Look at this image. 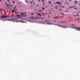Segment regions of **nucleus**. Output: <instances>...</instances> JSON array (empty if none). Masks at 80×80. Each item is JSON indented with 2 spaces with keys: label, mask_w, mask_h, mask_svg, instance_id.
<instances>
[{
  "label": "nucleus",
  "mask_w": 80,
  "mask_h": 80,
  "mask_svg": "<svg viewBox=\"0 0 80 80\" xmlns=\"http://www.w3.org/2000/svg\"><path fill=\"white\" fill-rule=\"evenodd\" d=\"M15 17V16L5 15L1 16H0V18H8V17Z\"/></svg>",
  "instance_id": "f257e3e1"
},
{
  "label": "nucleus",
  "mask_w": 80,
  "mask_h": 80,
  "mask_svg": "<svg viewBox=\"0 0 80 80\" xmlns=\"http://www.w3.org/2000/svg\"><path fill=\"white\" fill-rule=\"evenodd\" d=\"M58 3V4H60V5H62V3L60 2H54V4H57Z\"/></svg>",
  "instance_id": "f03ea898"
},
{
  "label": "nucleus",
  "mask_w": 80,
  "mask_h": 80,
  "mask_svg": "<svg viewBox=\"0 0 80 80\" xmlns=\"http://www.w3.org/2000/svg\"><path fill=\"white\" fill-rule=\"evenodd\" d=\"M76 28V30H79V31H80V28Z\"/></svg>",
  "instance_id": "7ed1b4c3"
},
{
  "label": "nucleus",
  "mask_w": 80,
  "mask_h": 80,
  "mask_svg": "<svg viewBox=\"0 0 80 80\" xmlns=\"http://www.w3.org/2000/svg\"><path fill=\"white\" fill-rule=\"evenodd\" d=\"M23 12H21L20 13L21 15H22V16H23V17H25V16H26V14H23Z\"/></svg>",
  "instance_id": "20e7f679"
},
{
  "label": "nucleus",
  "mask_w": 80,
  "mask_h": 80,
  "mask_svg": "<svg viewBox=\"0 0 80 80\" xmlns=\"http://www.w3.org/2000/svg\"><path fill=\"white\" fill-rule=\"evenodd\" d=\"M31 18H32V19H34V20H36V19H37V18H34V17H32Z\"/></svg>",
  "instance_id": "39448f33"
},
{
  "label": "nucleus",
  "mask_w": 80,
  "mask_h": 80,
  "mask_svg": "<svg viewBox=\"0 0 80 80\" xmlns=\"http://www.w3.org/2000/svg\"><path fill=\"white\" fill-rule=\"evenodd\" d=\"M38 16H42L41 13L38 14Z\"/></svg>",
  "instance_id": "423d86ee"
},
{
  "label": "nucleus",
  "mask_w": 80,
  "mask_h": 80,
  "mask_svg": "<svg viewBox=\"0 0 80 80\" xmlns=\"http://www.w3.org/2000/svg\"><path fill=\"white\" fill-rule=\"evenodd\" d=\"M54 18L55 19H60V18Z\"/></svg>",
  "instance_id": "0eeeda50"
},
{
  "label": "nucleus",
  "mask_w": 80,
  "mask_h": 80,
  "mask_svg": "<svg viewBox=\"0 0 80 80\" xmlns=\"http://www.w3.org/2000/svg\"><path fill=\"white\" fill-rule=\"evenodd\" d=\"M13 19H8L7 20L8 21H12V20Z\"/></svg>",
  "instance_id": "6e6552de"
},
{
  "label": "nucleus",
  "mask_w": 80,
  "mask_h": 80,
  "mask_svg": "<svg viewBox=\"0 0 80 80\" xmlns=\"http://www.w3.org/2000/svg\"><path fill=\"white\" fill-rule=\"evenodd\" d=\"M20 16H21V15H18L16 16V17H20Z\"/></svg>",
  "instance_id": "1a4fd4ad"
},
{
  "label": "nucleus",
  "mask_w": 80,
  "mask_h": 80,
  "mask_svg": "<svg viewBox=\"0 0 80 80\" xmlns=\"http://www.w3.org/2000/svg\"><path fill=\"white\" fill-rule=\"evenodd\" d=\"M11 11L12 12H15V10H11Z\"/></svg>",
  "instance_id": "9d476101"
},
{
  "label": "nucleus",
  "mask_w": 80,
  "mask_h": 80,
  "mask_svg": "<svg viewBox=\"0 0 80 80\" xmlns=\"http://www.w3.org/2000/svg\"><path fill=\"white\" fill-rule=\"evenodd\" d=\"M38 12H42V10H39V11H38Z\"/></svg>",
  "instance_id": "9b49d317"
},
{
  "label": "nucleus",
  "mask_w": 80,
  "mask_h": 80,
  "mask_svg": "<svg viewBox=\"0 0 80 80\" xmlns=\"http://www.w3.org/2000/svg\"><path fill=\"white\" fill-rule=\"evenodd\" d=\"M61 15H63V16H65V15L64 14L61 13Z\"/></svg>",
  "instance_id": "f8f14e48"
},
{
  "label": "nucleus",
  "mask_w": 80,
  "mask_h": 80,
  "mask_svg": "<svg viewBox=\"0 0 80 80\" xmlns=\"http://www.w3.org/2000/svg\"><path fill=\"white\" fill-rule=\"evenodd\" d=\"M61 27H62V28H65V27L64 26H62Z\"/></svg>",
  "instance_id": "ddd939ff"
},
{
  "label": "nucleus",
  "mask_w": 80,
  "mask_h": 80,
  "mask_svg": "<svg viewBox=\"0 0 80 80\" xmlns=\"http://www.w3.org/2000/svg\"><path fill=\"white\" fill-rule=\"evenodd\" d=\"M49 3H52V2H50V1H49Z\"/></svg>",
  "instance_id": "4468645a"
},
{
  "label": "nucleus",
  "mask_w": 80,
  "mask_h": 80,
  "mask_svg": "<svg viewBox=\"0 0 80 80\" xmlns=\"http://www.w3.org/2000/svg\"><path fill=\"white\" fill-rule=\"evenodd\" d=\"M45 22H48V21H45Z\"/></svg>",
  "instance_id": "2eb2a0df"
},
{
  "label": "nucleus",
  "mask_w": 80,
  "mask_h": 80,
  "mask_svg": "<svg viewBox=\"0 0 80 80\" xmlns=\"http://www.w3.org/2000/svg\"><path fill=\"white\" fill-rule=\"evenodd\" d=\"M9 7H12V5H9Z\"/></svg>",
  "instance_id": "dca6fc26"
},
{
  "label": "nucleus",
  "mask_w": 80,
  "mask_h": 80,
  "mask_svg": "<svg viewBox=\"0 0 80 80\" xmlns=\"http://www.w3.org/2000/svg\"><path fill=\"white\" fill-rule=\"evenodd\" d=\"M5 5H8V4H7V3H5Z\"/></svg>",
  "instance_id": "f3484780"
},
{
  "label": "nucleus",
  "mask_w": 80,
  "mask_h": 80,
  "mask_svg": "<svg viewBox=\"0 0 80 80\" xmlns=\"http://www.w3.org/2000/svg\"><path fill=\"white\" fill-rule=\"evenodd\" d=\"M30 3H31V4H32V3H33V2H30Z\"/></svg>",
  "instance_id": "a211bd4d"
},
{
  "label": "nucleus",
  "mask_w": 80,
  "mask_h": 80,
  "mask_svg": "<svg viewBox=\"0 0 80 80\" xmlns=\"http://www.w3.org/2000/svg\"><path fill=\"white\" fill-rule=\"evenodd\" d=\"M8 8H9V9H12L11 8H9V7H8Z\"/></svg>",
  "instance_id": "6ab92c4d"
},
{
  "label": "nucleus",
  "mask_w": 80,
  "mask_h": 80,
  "mask_svg": "<svg viewBox=\"0 0 80 80\" xmlns=\"http://www.w3.org/2000/svg\"><path fill=\"white\" fill-rule=\"evenodd\" d=\"M33 5H36V4L35 3H33Z\"/></svg>",
  "instance_id": "aec40b11"
},
{
  "label": "nucleus",
  "mask_w": 80,
  "mask_h": 80,
  "mask_svg": "<svg viewBox=\"0 0 80 80\" xmlns=\"http://www.w3.org/2000/svg\"><path fill=\"white\" fill-rule=\"evenodd\" d=\"M74 2H75V3H77V2H78V1H75Z\"/></svg>",
  "instance_id": "412c9836"
},
{
  "label": "nucleus",
  "mask_w": 80,
  "mask_h": 80,
  "mask_svg": "<svg viewBox=\"0 0 80 80\" xmlns=\"http://www.w3.org/2000/svg\"><path fill=\"white\" fill-rule=\"evenodd\" d=\"M40 19H41V20H43V18H40Z\"/></svg>",
  "instance_id": "4be33fe9"
},
{
  "label": "nucleus",
  "mask_w": 80,
  "mask_h": 80,
  "mask_svg": "<svg viewBox=\"0 0 80 80\" xmlns=\"http://www.w3.org/2000/svg\"><path fill=\"white\" fill-rule=\"evenodd\" d=\"M73 16H74V17H76L77 16V15H73Z\"/></svg>",
  "instance_id": "5701e85b"
},
{
  "label": "nucleus",
  "mask_w": 80,
  "mask_h": 80,
  "mask_svg": "<svg viewBox=\"0 0 80 80\" xmlns=\"http://www.w3.org/2000/svg\"><path fill=\"white\" fill-rule=\"evenodd\" d=\"M72 26H75L74 24H72Z\"/></svg>",
  "instance_id": "b1692460"
},
{
  "label": "nucleus",
  "mask_w": 80,
  "mask_h": 80,
  "mask_svg": "<svg viewBox=\"0 0 80 80\" xmlns=\"http://www.w3.org/2000/svg\"><path fill=\"white\" fill-rule=\"evenodd\" d=\"M17 9H16L15 10H14V11H17Z\"/></svg>",
  "instance_id": "393cba45"
},
{
  "label": "nucleus",
  "mask_w": 80,
  "mask_h": 80,
  "mask_svg": "<svg viewBox=\"0 0 80 80\" xmlns=\"http://www.w3.org/2000/svg\"><path fill=\"white\" fill-rule=\"evenodd\" d=\"M26 3H28V1H26Z\"/></svg>",
  "instance_id": "a878e982"
},
{
  "label": "nucleus",
  "mask_w": 80,
  "mask_h": 80,
  "mask_svg": "<svg viewBox=\"0 0 80 80\" xmlns=\"http://www.w3.org/2000/svg\"><path fill=\"white\" fill-rule=\"evenodd\" d=\"M42 2H45V1H44V0H42Z\"/></svg>",
  "instance_id": "bb28decb"
},
{
  "label": "nucleus",
  "mask_w": 80,
  "mask_h": 80,
  "mask_svg": "<svg viewBox=\"0 0 80 80\" xmlns=\"http://www.w3.org/2000/svg\"><path fill=\"white\" fill-rule=\"evenodd\" d=\"M61 23H64L65 22H60Z\"/></svg>",
  "instance_id": "cd10ccee"
},
{
  "label": "nucleus",
  "mask_w": 80,
  "mask_h": 80,
  "mask_svg": "<svg viewBox=\"0 0 80 80\" xmlns=\"http://www.w3.org/2000/svg\"><path fill=\"white\" fill-rule=\"evenodd\" d=\"M79 15V14H77L76 15V16H78Z\"/></svg>",
  "instance_id": "c85d7f7f"
},
{
  "label": "nucleus",
  "mask_w": 80,
  "mask_h": 80,
  "mask_svg": "<svg viewBox=\"0 0 80 80\" xmlns=\"http://www.w3.org/2000/svg\"><path fill=\"white\" fill-rule=\"evenodd\" d=\"M13 20H15V18H12Z\"/></svg>",
  "instance_id": "c756f323"
},
{
  "label": "nucleus",
  "mask_w": 80,
  "mask_h": 80,
  "mask_svg": "<svg viewBox=\"0 0 80 80\" xmlns=\"http://www.w3.org/2000/svg\"><path fill=\"white\" fill-rule=\"evenodd\" d=\"M69 18H72V17H69Z\"/></svg>",
  "instance_id": "7c9ffc66"
},
{
  "label": "nucleus",
  "mask_w": 80,
  "mask_h": 80,
  "mask_svg": "<svg viewBox=\"0 0 80 80\" xmlns=\"http://www.w3.org/2000/svg\"><path fill=\"white\" fill-rule=\"evenodd\" d=\"M56 8V9H58V8Z\"/></svg>",
  "instance_id": "2f4dec72"
},
{
  "label": "nucleus",
  "mask_w": 80,
  "mask_h": 80,
  "mask_svg": "<svg viewBox=\"0 0 80 80\" xmlns=\"http://www.w3.org/2000/svg\"><path fill=\"white\" fill-rule=\"evenodd\" d=\"M15 1H13L12 2V3H15Z\"/></svg>",
  "instance_id": "473e14b6"
},
{
  "label": "nucleus",
  "mask_w": 80,
  "mask_h": 80,
  "mask_svg": "<svg viewBox=\"0 0 80 80\" xmlns=\"http://www.w3.org/2000/svg\"><path fill=\"white\" fill-rule=\"evenodd\" d=\"M55 7H58V6H55Z\"/></svg>",
  "instance_id": "72a5a7b5"
},
{
  "label": "nucleus",
  "mask_w": 80,
  "mask_h": 80,
  "mask_svg": "<svg viewBox=\"0 0 80 80\" xmlns=\"http://www.w3.org/2000/svg\"><path fill=\"white\" fill-rule=\"evenodd\" d=\"M65 12H68V11H65Z\"/></svg>",
  "instance_id": "f704fd0d"
},
{
  "label": "nucleus",
  "mask_w": 80,
  "mask_h": 80,
  "mask_svg": "<svg viewBox=\"0 0 80 80\" xmlns=\"http://www.w3.org/2000/svg\"><path fill=\"white\" fill-rule=\"evenodd\" d=\"M42 10H45V8H43Z\"/></svg>",
  "instance_id": "c9c22d12"
},
{
  "label": "nucleus",
  "mask_w": 80,
  "mask_h": 80,
  "mask_svg": "<svg viewBox=\"0 0 80 80\" xmlns=\"http://www.w3.org/2000/svg\"><path fill=\"white\" fill-rule=\"evenodd\" d=\"M36 6H37V7H38V6H39V5H37Z\"/></svg>",
  "instance_id": "e433bc0d"
},
{
  "label": "nucleus",
  "mask_w": 80,
  "mask_h": 80,
  "mask_svg": "<svg viewBox=\"0 0 80 80\" xmlns=\"http://www.w3.org/2000/svg\"><path fill=\"white\" fill-rule=\"evenodd\" d=\"M78 20H80V18H78Z\"/></svg>",
  "instance_id": "4c0bfd02"
},
{
  "label": "nucleus",
  "mask_w": 80,
  "mask_h": 80,
  "mask_svg": "<svg viewBox=\"0 0 80 80\" xmlns=\"http://www.w3.org/2000/svg\"><path fill=\"white\" fill-rule=\"evenodd\" d=\"M23 13H26V12H22Z\"/></svg>",
  "instance_id": "58836bf2"
},
{
  "label": "nucleus",
  "mask_w": 80,
  "mask_h": 80,
  "mask_svg": "<svg viewBox=\"0 0 80 80\" xmlns=\"http://www.w3.org/2000/svg\"><path fill=\"white\" fill-rule=\"evenodd\" d=\"M53 22H57V21H53Z\"/></svg>",
  "instance_id": "ea45409f"
},
{
  "label": "nucleus",
  "mask_w": 80,
  "mask_h": 80,
  "mask_svg": "<svg viewBox=\"0 0 80 80\" xmlns=\"http://www.w3.org/2000/svg\"><path fill=\"white\" fill-rule=\"evenodd\" d=\"M73 7H76V6H73Z\"/></svg>",
  "instance_id": "a19ab883"
},
{
  "label": "nucleus",
  "mask_w": 80,
  "mask_h": 80,
  "mask_svg": "<svg viewBox=\"0 0 80 80\" xmlns=\"http://www.w3.org/2000/svg\"><path fill=\"white\" fill-rule=\"evenodd\" d=\"M75 3V4H77V3Z\"/></svg>",
  "instance_id": "79ce46f5"
},
{
  "label": "nucleus",
  "mask_w": 80,
  "mask_h": 80,
  "mask_svg": "<svg viewBox=\"0 0 80 80\" xmlns=\"http://www.w3.org/2000/svg\"><path fill=\"white\" fill-rule=\"evenodd\" d=\"M75 9H77V8H74Z\"/></svg>",
  "instance_id": "37998d69"
},
{
  "label": "nucleus",
  "mask_w": 80,
  "mask_h": 80,
  "mask_svg": "<svg viewBox=\"0 0 80 80\" xmlns=\"http://www.w3.org/2000/svg\"><path fill=\"white\" fill-rule=\"evenodd\" d=\"M45 3H43V5H45Z\"/></svg>",
  "instance_id": "c03bdc74"
},
{
  "label": "nucleus",
  "mask_w": 80,
  "mask_h": 80,
  "mask_svg": "<svg viewBox=\"0 0 80 80\" xmlns=\"http://www.w3.org/2000/svg\"><path fill=\"white\" fill-rule=\"evenodd\" d=\"M13 8V9H15V8Z\"/></svg>",
  "instance_id": "a18cd8bd"
},
{
  "label": "nucleus",
  "mask_w": 80,
  "mask_h": 80,
  "mask_svg": "<svg viewBox=\"0 0 80 80\" xmlns=\"http://www.w3.org/2000/svg\"><path fill=\"white\" fill-rule=\"evenodd\" d=\"M59 10H60V11H62V9H59Z\"/></svg>",
  "instance_id": "49530a36"
},
{
  "label": "nucleus",
  "mask_w": 80,
  "mask_h": 80,
  "mask_svg": "<svg viewBox=\"0 0 80 80\" xmlns=\"http://www.w3.org/2000/svg\"><path fill=\"white\" fill-rule=\"evenodd\" d=\"M15 12V13H17V12Z\"/></svg>",
  "instance_id": "de8ad7c7"
},
{
  "label": "nucleus",
  "mask_w": 80,
  "mask_h": 80,
  "mask_svg": "<svg viewBox=\"0 0 80 80\" xmlns=\"http://www.w3.org/2000/svg\"><path fill=\"white\" fill-rule=\"evenodd\" d=\"M40 0H39V1H38V2H40Z\"/></svg>",
  "instance_id": "09e8293b"
},
{
  "label": "nucleus",
  "mask_w": 80,
  "mask_h": 80,
  "mask_svg": "<svg viewBox=\"0 0 80 80\" xmlns=\"http://www.w3.org/2000/svg\"><path fill=\"white\" fill-rule=\"evenodd\" d=\"M66 3H67V4H68V2H66Z\"/></svg>",
  "instance_id": "8fccbe9b"
},
{
  "label": "nucleus",
  "mask_w": 80,
  "mask_h": 80,
  "mask_svg": "<svg viewBox=\"0 0 80 80\" xmlns=\"http://www.w3.org/2000/svg\"><path fill=\"white\" fill-rule=\"evenodd\" d=\"M7 2H10V1H9V0H8V1H7Z\"/></svg>",
  "instance_id": "3c124183"
},
{
  "label": "nucleus",
  "mask_w": 80,
  "mask_h": 80,
  "mask_svg": "<svg viewBox=\"0 0 80 80\" xmlns=\"http://www.w3.org/2000/svg\"><path fill=\"white\" fill-rule=\"evenodd\" d=\"M33 15V14H31V15Z\"/></svg>",
  "instance_id": "603ef678"
},
{
  "label": "nucleus",
  "mask_w": 80,
  "mask_h": 80,
  "mask_svg": "<svg viewBox=\"0 0 80 80\" xmlns=\"http://www.w3.org/2000/svg\"><path fill=\"white\" fill-rule=\"evenodd\" d=\"M6 7H8V6L7 5L6 6Z\"/></svg>",
  "instance_id": "864d4df0"
},
{
  "label": "nucleus",
  "mask_w": 80,
  "mask_h": 80,
  "mask_svg": "<svg viewBox=\"0 0 80 80\" xmlns=\"http://www.w3.org/2000/svg\"><path fill=\"white\" fill-rule=\"evenodd\" d=\"M64 6H62V8H64Z\"/></svg>",
  "instance_id": "5fc2aeb1"
},
{
  "label": "nucleus",
  "mask_w": 80,
  "mask_h": 80,
  "mask_svg": "<svg viewBox=\"0 0 80 80\" xmlns=\"http://www.w3.org/2000/svg\"><path fill=\"white\" fill-rule=\"evenodd\" d=\"M50 17V16H48V17Z\"/></svg>",
  "instance_id": "6e6d98bb"
},
{
  "label": "nucleus",
  "mask_w": 80,
  "mask_h": 80,
  "mask_svg": "<svg viewBox=\"0 0 80 80\" xmlns=\"http://www.w3.org/2000/svg\"><path fill=\"white\" fill-rule=\"evenodd\" d=\"M69 1H72V0H69Z\"/></svg>",
  "instance_id": "4d7b16f0"
},
{
  "label": "nucleus",
  "mask_w": 80,
  "mask_h": 80,
  "mask_svg": "<svg viewBox=\"0 0 80 80\" xmlns=\"http://www.w3.org/2000/svg\"><path fill=\"white\" fill-rule=\"evenodd\" d=\"M0 2H2V0H0Z\"/></svg>",
  "instance_id": "13d9d810"
},
{
  "label": "nucleus",
  "mask_w": 80,
  "mask_h": 80,
  "mask_svg": "<svg viewBox=\"0 0 80 80\" xmlns=\"http://www.w3.org/2000/svg\"><path fill=\"white\" fill-rule=\"evenodd\" d=\"M79 13L78 12L77 13V14H78Z\"/></svg>",
  "instance_id": "bf43d9fd"
},
{
  "label": "nucleus",
  "mask_w": 80,
  "mask_h": 80,
  "mask_svg": "<svg viewBox=\"0 0 80 80\" xmlns=\"http://www.w3.org/2000/svg\"><path fill=\"white\" fill-rule=\"evenodd\" d=\"M18 4H19V5H20V3H18Z\"/></svg>",
  "instance_id": "052dcab7"
},
{
  "label": "nucleus",
  "mask_w": 80,
  "mask_h": 80,
  "mask_svg": "<svg viewBox=\"0 0 80 80\" xmlns=\"http://www.w3.org/2000/svg\"><path fill=\"white\" fill-rule=\"evenodd\" d=\"M48 24H50V23H48Z\"/></svg>",
  "instance_id": "680f3d73"
},
{
  "label": "nucleus",
  "mask_w": 80,
  "mask_h": 80,
  "mask_svg": "<svg viewBox=\"0 0 80 80\" xmlns=\"http://www.w3.org/2000/svg\"><path fill=\"white\" fill-rule=\"evenodd\" d=\"M14 8H16V6H15Z\"/></svg>",
  "instance_id": "e2e57ef3"
},
{
  "label": "nucleus",
  "mask_w": 80,
  "mask_h": 80,
  "mask_svg": "<svg viewBox=\"0 0 80 80\" xmlns=\"http://www.w3.org/2000/svg\"><path fill=\"white\" fill-rule=\"evenodd\" d=\"M38 18H41V17H38Z\"/></svg>",
  "instance_id": "0e129e2a"
},
{
  "label": "nucleus",
  "mask_w": 80,
  "mask_h": 80,
  "mask_svg": "<svg viewBox=\"0 0 80 80\" xmlns=\"http://www.w3.org/2000/svg\"><path fill=\"white\" fill-rule=\"evenodd\" d=\"M59 7H62V6H60Z\"/></svg>",
  "instance_id": "69168bd1"
},
{
  "label": "nucleus",
  "mask_w": 80,
  "mask_h": 80,
  "mask_svg": "<svg viewBox=\"0 0 80 80\" xmlns=\"http://www.w3.org/2000/svg\"><path fill=\"white\" fill-rule=\"evenodd\" d=\"M46 7L47 8V7H47V6H46Z\"/></svg>",
  "instance_id": "338daca9"
},
{
  "label": "nucleus",
  "mask_w": 80,
  "mask_h": 80,
  "mask_svg": "<svg viewBox=\"0 0 80 80\" xmlns=\"http://www.w3.org/2000/svg\"><path fill=\"white\" fill-rule=\"evenodd\" d=\"M4 7H6V6H4Z\"/></svg>",
  "instance_id": "774afa93"
}]
</instances>
